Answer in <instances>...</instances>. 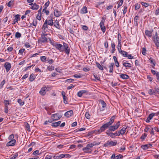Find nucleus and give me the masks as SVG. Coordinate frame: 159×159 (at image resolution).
Listing matches in <instances>:
<instances>
[{"mask_svg":"<svg viewBox=\"0 0 159 159\" xmlns=\"http://www.w3.org/2000/svg\"><path fill=\"white\" fill-rule=\"evenodd\" d=\"M87 12V8L86 6L83 7L80 10V13L82 14H86Z\"/></svg>","mask_w":159,"mask_h":159,"instance_id":"nucleus-27","label":"nucleus"},{"mask_svg":"<svg viewBox=\"0 0 159 159\" xmlns=\"http://www.w3.org/2000/svg\"><path fill=\"white\" fill-rule=\"evenodd\" d=\"M11 101L9 100H5L4 101V102L5 104L4 107H8V105H9Z\"/></svg>","mask_w":159,"mask_h":159,"instance_id":"nucleus-36","label":"nucleus"},{"mask_svg":"<svg viewBox=\"0 0 159 159\" xmlns=\"http://www.w3.org/2000/svg\"><path fill=\"white\" fill-rule=\"evenodd\" d=\"M141 4L143 6L146 7L149 6V4L148 3H146L142 2H141Z\"/></svg>","mask_w":159,"mask_h":159,"instance_id":"nucleus-49","label":"nucleus"},{"mask_svg":"<svg viewBox=\"0 0 159 159\" xmlns=\"http://www.w3.org/2000/svg\"><path fill=\"white\" fill-rule=\"evenodd\" d=\"M48 34L41 33V37L38 39V43L39 44L47 43L48 42V38L47 37Z\"/></svg>","mask_w":159,"mask_h":159,"instance_id":"nucleus-4","label":"nucleus"},{"mask_svg":"<svg viewBox=\"0 0 159 159\" xmlns=\"http://www.w3.org/2000/svg\"><path fill=\"white\" fill-rule=\"evenodd\" d=\"M73 113V112L72 110L69 111L65 113L64 115L67 118H69L72 115Z\"/></svg>","mask_w":159,"mask_h":159,"instance_id":"nucleus-23","label":"nucleus"},{"mask_svg":"<svg viewBox=\"0 0 159 159\" xmlns=\"http://www.w3.org/2000/svg\"><path fill=\"white\" fill-rule=\"evenodd\" d=\"M124 0H119L118 2H117V4H118L117 6V8H119L120 6H121L123 4V2Z\"/></svg>","mask_w":159,"mask_h":159,"instance_id":"nucleus-42","label":"nucleus"},{"mask_svg":"<svg viewBox=\"0 0 159 159\" xmlns=\"http://www.w3.org/2000/svg\"><path fill=\"white\" fill-rule=\"evenodd\" d=\"M41 61L43 62H44L47 61V57L45 56H41L40 57Z\"/></svg>","mask_w":159,"mask_h":159,"instance_id":"nucleus-45","label":"nucleus"},{"mask_svg":"<svg viewBox=\"0 0 159 159\" xmlns=\"http://www.w3.org/2000/svg\"><path fill=\"white\" fill-rule=\"evenodd\" d=\"M142 53L143 55H146V48H142Z\"/></svg>","mask_w":159,"mask_h":159,"instance_id":"nucleus-61","label":"nucleus"},{"mask_svg":"<svg viewBox=\"0 0 159 159\" xmlns=\"http://www.w3.org/2000/svg\"><path fill=\"white\" fill-rule=\"evenodd\" d=\"M53 158L54 159H60L59 155L58 154H56L55 155H53Z\"/></svg>","mask_w":159,"mask_h":159,"instance_id":"nucleus-55","label":"nucleus"},{"mask_svg":"<svg viewBox=\"0 0 159 159\" xmlns=\"http://www.w3.org/2000/svg\"><path fill=\"white\" fill-rule=\"evenodd\" d=\"M53 24L54 26L57 28L60 29V25L59 24V21L58 20H56L55 21L53 22Z\"/></svg>","mask_w":159,"mask_h":159,"instance_id":"nucleus-30","label":"nucleus"},{"mask_svg":"<svg viewBox=\"0 0 159 159\" xmlns=\"http://www.w3.org/2000/svg\"><path fill=\"white\" fill-rule=\"evenodd\" d=\"M18 102L21 106H23L24 104V102L22 101L21 99H18L17 100Z\"/></svg>","mask_w":159,"mask_h":159,"instance_id":"nucleus-48","label":"nucleus"},{"mask_svg":"<svg viewBox=\"0 0 159 159\" xmlns=\"http://www.w3.org/2000/svg\"><path fill=\"white\" fill-rule=\"evenodd\" d=\"M104 3V2H97L95 4V7H96L98 8L100 5L103 4Z\"/></svg>","mask_w":159,"mask_h":159,"instance_id":"nucleus-44","label":"nucleus"},{"mask_svg":"<svg viewBox=\"0 0 159 159\" xmlns=\"http://www.w3.org/2000/svg\"><path fill=\"white\" fill-rule=\"evenodd\" d=\"M107 134L108 136L110 137L113 138L115 137L114 133H112L110 131H107Z\"/></svg>","mask_w":159,"mask_h":159,"instance_id":"nucleus-33","label":"nucleus"},{"mask_svg":"<svg viewBox=\"0 0 159 159\" xmlns=\"http://www.w3.org/2000/svg\"><path fill=\"white\" fill-rule=\"evenodd\" d=\"M50 29L48 28V26L47 25L46 23H43L41 30L42 33L48 34V33L50 31Z\"/></svg>","mask_w":159,"mask_h":159,"instance_id":"nucleus-8","label":"nucleus"},{"mask_svg":"<svg viewBox=\"0 0 159 159\" xmlns=\"http://www.w3.org/2000/svg\"><path fill=\"white\" fill-rule=\"evenodd\" d=\"M83 75L81 74H75L73 75V76L75 78H80L82 77Z\"/></svg>","mask_w":159,"mask_h":159,"instance_id":"nucleus-46","label":"nucleus"},{"mask_svg":"<svg viewBox=\"0 0 159 159\" xmlns=\"http://www.w3.org/2000/svg\"><path fill=\"white\" fill-rule=\"evenodd\" d=\"M20 15L19 14L16 15L14 16L15 18L13 20L12 24L14 25L18 21V20H20Z\"/></svg>","mask_w":159,"mask_h":159,"instance_id":"nucleus-20","label":"nucleus"},{"mask_svg":"<svg viewBox=\"0 0 159 159\" xmlns=\"http://www.w3.org/2000/svg\"><path fill=\"white\" fill-rule=\"evenodd\" d=\"M123 66L126 68V69H127V68H130L131 67V64L129 62H127L126 61H123L122 62Z\"/></svg>","mask_w":159,"mask_h":159,"instance_id":"nucleus-19","label":"nucleus"},{"mask_svg":"<svg viewBox=\"0 0 159 159\" xmlns=\"http://www.w3.org/2000/svg\"><path fill=\"white\" fill-rule=\"evenodd\" d=\"M51 89V87L49 85H44L41 89L39 92V94L42 96H44L46 92L50 90Z\"/></svg>","mask_w":159,"mask_h":159,"instance_id":"nucleus-5","label":"nucleus"},{"mask_svg":"<svg viewBox=\"0 0 159 159\" xmlns=\"http://www.w3.org/2000/svg\"><path fill=\"white\" fill-rule=\"evenodd\" d=\"M113 59L114 61L115 62V63L116 64V66L117 67H118L120 65H119V63L117 60V58L116 57V56H113Z\"/></svg>","mask_w":159,"mask_h":159,"instance_id":"nucleus-32","label":"nucleus"},{"mask_svg":"<svg viewBox=\"0 0 159 159\" xmlns=\"http://www.w3.org/2000/svg\"><path fill=\"white\" fill-rule=\"evenodd\" d=\"M96 66L100 70H103V68L102 66H101L98 62H96Z\"/></svg>","mask_w":159,"mask_h":159,"instance_id":"nucleus-40","label":"nucleus"},{"mask_svg":"<svg viewBox=\"0 0 159 159\" xmlns=\"http://www.w3.org/2000/svg\"><path fill=\"white\" fill-rule=\"evenodd\" d=\"M48 40L49 42L55 48L57 49L60 52H63V45L61 44L57 43L55 42L54 40L52 39L51 38H48Z\"/></svg>","mask_w":159,"mask_h":159,"instance_id":"nucleus-1","label":"nucleus"},{"mask_svg":"<svg viewBox=\"0 0 159 159\" xmlns=\"http://www.w3.org/2000/svg\"><path fill=\"white\" fill-rule=\"evenodd\" d=\"M18 138V135L17 134L14 135V134H12L10 135L8 138V140H16V139H17Z\"/></svg>","mask_w":159,"mask_h":159,"instance_id":"nucleus-15","label":"nucleus"},{"mask_svg":"<svg viewBox=\"0 0 159 159\" xmlns=\"http://www.w3.org/2000/svg\"><path fill=\"white\" fill-rule=\"evenodd\" d=\"M63 50L67 55H69L70 52V48L68 44L65 43H63Z\"/></svg>","mask_w":159,"mask_h":159,"instance_id":"nucleus-10","label":"nucleus"},{"mask_svg":"<svg viewBox=\"0 0 159 159\" xmlns=\"http://www.w3.org/2000/svg\"><path fill=\"white\" fill-rule=\"evenodd\" d=\"M148 93L150 95H151L155 93V92L154 91H153V90H152V89H149L148 90Z\"/></svg>","mask_w":159,"mask_h":159,"instance_id":"nucleus-63","label":"nucleus"},{"mask_svg":"<svg viewBox=\"0 0 159 159\" xmlns=\"http://www.w3.org/2000/svg\"><path fill=\"white\" fill-rule=\"evenodd\" d=\"M50 2L48 0L47 2L43 6L44 8H47L50 4Z\"/></svg>","mask_w":159,"mask_h":159,"instance_id":"nucleus-50","label":"nucleus"},{"mask_svg":"<svg viewBox=\"0 0 159 159\" xmlns=\"http://www.w3.org/2000/svg\"><path fill=\"white\" fill-rule=\"evenodd\" d=\"M109 69V72L110 73H112L114 68V63H111L108 66Z\"/></svg>","mask_w":159,"mask_h":159,"instance_id":"nucleus-26","label":"nucleus"},{"mask_svg":"<svg viewBox=\"0 0 159 159\" xmlns=\"http://www.w3.org/2000/svg\"><path fill=\"white\" fill-rule=\"evenodd\" d=\"M4 66L6 69V71L8 72L11 68V64L9 62H6L5 63Z\"/></svg>","mask_w":159,"mask_h":159,"instance_id":"nucleus-16","label":"nucleus"},{"mask_svg":"<svg viewBox=\"0 0 159 159\" xmlns=\"http://www.w3.org/2000/svg\"><path fill=\"white\" fill-rule=\"evenodd\" d=\"M26 124L25 125V127L26 128V130H27L28 131H30V125L29 124L27 123H26Z\"/></svg>","mask_w":159,"mask_h":159,"instance_id":"nucleus-51","label":"nucleus"},{"mask_svg":"<svg viewBox=\"0 0 159 159\" xmlns=\"http://www.w3.org/2000/svg\"><path fill=\"white\" fill-rule=\"evenodd\" d=\"M108 43L107 41H106L104 42V46L105 48H107L108 47Z\"/></svg>","mask_w":159,"mask_h":159,"instance_id":"nucleus-64","label":"nucleus"},{"mask_svg":"<svg viewBox=\"0 0 159 159\" xmlns=\"http://www.w3.org/2000/svg\"><path fill=\"white\" fill-rule=\"evenodd\" d=\"M119 53L124 57H127V54L128 53L125 51L122 50L120 52H119Z\"/></svg>","mask_w":159,"mask_h":159,"instance_id":"nucleus-37","label":"nucleus"},{"mask_svg":"<svg viewBox=\"0 0 159 159\" xmlns=\"http://www.w3.org/2000/svg\"><path fill=\"white\" fill-rule=\"evenodd\" d=\"M52 158H53V155L47 154L46 156L44 159H52Z\"/></svg>","mask_w":159,"mask_h":159,"instance_id":"nucleus-52","label":"nucleus"},{"mask_svg":"<svg viewBox=\"0 0 159 159\" xmlns=\"http://www.w3.org/2000/svg\"><path fill=\"white\" fill-rule=\"evenodd\" d=\"M153 31V30H147L145 31V34L148 37H151L152 36V34Z\"/></svg>","mask_w":159,"mask_h":159,"instance_id":"nucleus-21","label":"nucleus"},{"mask_svg":"<svg viewBox=\"0 0 159 159\" xmlns=\"http://www.w3.org/2000/svg\"><path fill=\"white\" fill-rule=\"evenodd\" d=\"M99 144V143L94 141L90 144H88L86 147L83 148L82 150L85 153H91L92 150L90 148L94 146L98 145Z\"/></svg>","mask_w":159,"mask_h":159,"instance_id":"nucleus-2","label":"nucleus"},{"mask_svg":"<svg viewBox=\"0 0 159 159\" xmlns=\"http://www.w3.org/2000/svg\"><path fill=\"white\" fill-rule=\"evenodd\" d=\"M154 113H151L150 114L147 118L146 121L147 123H149L150 122V120L154 116Z\"/></svg>","mask_w":159,"mask_h":159,"instance_id":"nucleus-24","label":"nucleus"},{"mask_svg":"<svg viewBox=\"0 0 159 159\" xmlns=\"http://www.w3.org/2000/svg\"><path fill=\"white\" fill-rule=\"evenodd\" d=\"M139 17L138 16H136L134 17V24L136 25H138L137 20H139Z\"/></svg>","mask_w":159,"mask_h":159,"instance_id":"nucleus-38","label":"nucleus"},{"mask_svg":"<svg viewBox=\"0 0 159 159\" xmlns=\"http://www.w3.org/2000/svg\"><path fill=\"white\" fill-rule=\"evenodd\" d=\"M102 132H103V131L101 130V128L97 130H94L93 131V133L95 134H99Z\"/></svg>","mask_w":159,"mask_h":159,"instance_id":"nucleus-34","label":"nucleus"},{"mask_svg":"<svg viewBox=\"0 0 159 159\" xmlns=\"http://www.w3.org/2000/svg\"><path fill=\"white\" fill-rule=\"evenodd\" d=\"M99 104H100L102 106V108H100V111H103L104 110V108L106 107L107 105L106 103L105 102L101 100H100L99 101Z\"/></svg>","mask_w":159,"mask_h":159,"instance_id":"nucleus-13","label":"nucleus"},{"mask_svg":"<svg viewBox=\"0 0 159 159\" xmlns=\"http://www.w3.org/2000/svg\"><path fill=\"white\" fill-rule=\"evenodd\" d=\"M127 7L126 6H125L124 7V9L123 10V14L125 15L127 11Z\"/></svg>","mask_w":159,"mask_h":159,"instance_id":"nucleus-58","label":"nucleus"},{"mask_svg":"<svg viewBox=\"0 0 159 159\" xmlns=\"http://www.w3.org/2000/svg\"><path fill=\"white\" fill-rule=\"evenodd\" d=\"M121 43H118L117 45V48L119 52L122 50L121 48Z\"/></svg>","mask_w":159,"mask_h":159,"instance_id":"nucleus-53","label":"nucleus"},{"mask_svg":"<svg viewBox=\"0 0 159 159\" xmlns=\"http://www.w3.org/2000/svg\"><path fill=\"white\" fill-rule=\"evenodd\" d=\"M42 12L45 13L46 15H48L49 14V11L47 10V8H43Z\"/></svg>","mask_w":159,"mask_h":159,"instance_id":"nucleus-47","label":"nucleus"},{"mask_svg":"<svg viewBox=\"0 0 159 159\" xmlns=\"http://www.w3.org/2000/svg\"><path fill=\"white\" fill-rule=\"evenodd\" d=\"M34 75L33 74H31L29 77V80L30 82L33 81L35 79Z\"/></svg>","mask_w":159,"mask_h":159,"instance_id":"nucleus-43","label":"nucleus"},{"mask_svg":"<svg viewBox=\"0 0 159 159\" xmlns=\"http://www.w3.org/2000/svg\"><path fill=\"white\" fill-rule=\"evenodd\" d=\"M54 67L52 66H49L47 67V69L49 71H52L54 70Z\"/></svg>","mask_w":159,"mask_h":159,"instance_id":"nucleus-59","label":"nucleus"},{"mask_svg":"<svg viewBox=\"0 0 159 159\" xmlns=\"http://www.w3.org/2000/svg\"><path fill=\"white\" fill-rule=\"evenodd\" d=\"M38 21L37 19H34L33 21V22L32 23H30V27H32L33 26H34L35 27H36V26L37 25Z\"/></svg>","mask_w":159,"mask_h":159,"instance_id":"nucleus-25","label":"nucleus"},{"mask_svg":"<svg viewBox=\"0 0 159 159\" xmlns=\"http://www.w3.org/2000/svg\"><path fill=\"white\" fill-rule=\"evenodd\" d=\"M61 123V121H58L57 122L53 123L52 124L51 126L53 127H57Z\"/></svg>","mask_w":159,"mask_h":159,"instance_id":"nucleus-35","label":"nucleus"},{"mask_svg":"<svg viewBox=\"0 0 159 159\" xmlns=\"http://www.w3.org/2000/svg\"><path fill=\"white\" fill-rule=\"evenodd\" d=\"M152 40L157 48H159V37L157 32L155 33V35L152 38Z\"/></svg>","mask_w":159,"mask_h":159,"instance_id":"nucleus-7","label":"nucleus"},{"mask_svg":"<svg viewBox=\"0 0 159 159\" xmlns=\"http://www.w3.org/2000/svg\"><path fill=\"white\" fill-rule=\"evenodd\" d=\"M127 129V126H125L122 128L119 131L120 133V134H121V135H122L125 133Z\"/></svg>","mask_w":159,"mask_h":159,"instance_id":"nucleus-28","label":"nucleus"},{"mask_svg":"<svg viewBox=\"0 0 159 159\" xmlns=\"http://www.w3.org/2000/svg\"><path fill=\"white\" fill-rule=\"evenodd\" d=\"M21 37V34L19 32H16L15 35V37L17 38H19Z\"/></svg>","mask_w":159,"mask_h":159,"instance_id":"nucleus-57","label":"nucleus"},{"mask_svg":"<svg viewBox=\"0 0 159 159\" xmlns=\"http://www.w3.org/2000/svg\"><path fill=\"white\" fill-rule=\"evenodd\" d=\"M106 18L105 16H103L99 24V25L101 30L103 33H104L106 30V28L104 25V23L105 21Z\"/></svg>","mask_w":159,"mask_h":159,"instance_id":"nucleus-6","label":"nucleus"},{"mask_svg":"<svg viewBox=\"0 0 159 159\" xmlns=\"http://www.w3.org/2000/svg\"><path fill=\"white\" fill-rule=\"evenodd\" d=\"M117 142L116 141H108L106 143H105L104 146L105 147H109L111 146H114L116 145Z\"/></svg>","mask_w":159,"mask_h":159,"instance_id":"nucleus-11","label":"nucleus"},{"mask_svg":"<svg viewBox=\"0 0 159 159\" xmlns=\"http://www.w3.org/2000/svg\"><path fill=\"white\" fill-rule=\"evenodd\" d=\"M147 135L146 134L144 133L142 134V136L141 137V139L144 140L145 139V138L147 137Z\"/></svg>","mask_w":159,"mask_h":159,"instance_id":"nucleus-62","label":"nucleus"},{"mask_svg":"<svg viewBox=\"0 0 159 159\" xmlns=\"http://www.w3.org/2000/svg\"><path fill=\"white\" fill-rule=\"evenodd\" d=\"M150 146H152L150 144L143 145L141 146V148L143 150H145L148 148Z\"/></svg>","mask_w":159,"mask_h":159,"instance_id":"nucleus-31","label":"nucleus"},{"mask_svg":"<svg viewBox=\"0 0 159 159\" xmlns=\"http://www.w3.org/2000/svg\"><path fill=\"white\" fill-rule=\"evenodd\" d=\"M62 115L57 113L52 114L51 116V118L53 121H56L60 119Z\"/></svg>","mask_w":159,"mask_h":159,"instance_id":"nucleus-12","label":"nucleus"},{"mask_svg":"<svg viewBox=\"0 0 159 159\" xmlns=\"http://www.w3.org/2000/svg\"><path fill=\"white\" fill-rule=\"evenodd\" d=\"M127 57L129 59H132L134 58V56H133L131 54H127Z\"/></svg>","mask_w":159,"mask_h":159,"instance_id":"nucleus-60","label":"nucleus"},{"mask_svg":"<svg viewBox=\"0 0 159 159\" xmlns=\"http://www.w3.org/2000/svg\"><path fill=\"white\" fill-rule=\"evenodd\" d=\"M149 62L151 63V64H152V66L154 67L155 66V61L154 60L152 59V58L150 57V58H149Z\"/></svg>","mask_w":159,"mask_h":159,"instance_id":"nucleus-39","label":"nucleus"},{"mask_svg":"<svg viewBox=\"0 0 159 159\" xmlns=\"http://www.w3.org/2000/svg\"><path fill=\"white\" fill-rule=\"evenodd\" d=\"M29 5L31 6L30 8L33 10H37L39 7V5L37 4L36 3H30Z\"/></svg>","mask_w":159,"mask_h":159,"instance_id":"nucleus-18","label":"nucleus"},{"mask_svg":"<svg viewBox=\"0 0 159 159\" xmlns=\"http://www.w3.org/2000/svg\"><path fill=\"white\" fill-rule=\"evenodd\" d=\"M117 40L118 43H121L122 37L119 33H118L117 35Z\"/></svg>","mask_w":159,"mask_h":159,"instance_id":"nucleus-41","label":"nucleus"},{"mask_svg":"<svg viewBox=\"0 0 159 159\" xmlns=\"http://www.w3.org/2000/svg\"><path fill=\"white\" fill-rule=\"evenodd\" d=\"M9 141L6 144V146L7 147L14 146L16 143V140H9Z\"/></svg>","mask_w":159,"mask_h":159,"instance_id":"nucleus-14","label":"nucleus"},{"mask_svg":"<svg viewBox=\"0 0 159 159\" xmlns=\"http://www.w3.org/2000/svg\"><path fill=\"white\" fill-rule=\"evenodd\" d=\"M85 117L87 119H89L90 118V115L89 111L86 112L85 114Z\"/></svg>","mask_w":159,"mask_h":159,"instance_id":"nucleus-54","label":"nucleus"},{"mask_svg":"<svg viewBox=\"0 0 159 159\" xmlns=\"http://www.w3.org/2000/svg\"><path fill=\"white\" fill-rule=\"evenodd\" d=\"M14 0H11L7 3V6L8 7H11L13 3Z\"/></svg>","mask_w":159,"mask_h":159,"instance_id":"nucleus-56","label":"nucleus"},{"mask_svg":"<svg viewBox=\"0 0 159 159\" xmlns=\"http://www.w3.org/2000/svg\"><path fill=\"white\" fill-rule=\"evenodd\" d=\"M120 125V122L119 121H118L116 125L113 126H110L109 128V131H114L118 129Z\"/></svg>","mask_w":159,"mask_h":159,"instance_id":"nucleus-9","label":"nucleus"},{"mask_svg":"<svg viewBox=\"0 0 159 159\" xmlns=\"http://www.w3.org/2000/svg\"><path fill=\"white\" fill-rule=\"evenodd\" d=\"M54 14L56 17H58L62 15L61 12L59 11L57 9L55 8L54 11Z\"/></svg>","mask_w":159,"mask_h":159,"instance_id":"nucleus-17","label":"nucleus"},{"mask_svg":"<svg viewBox=\"0 0 159 159\" xmlns=\"http://www.w3.org/2000/svg\"><path fill=\"white\" fill-rule=\"evenodd\" d=\"M47 25H49L51 26H52L53 25V20L52 19H50L49 20H46L44 23H46Z\"/></svg>","mask_w":159,"mask_h":159,"instance_id":"nucleus-22","label":"nucleus"},{"mask_svg":"<svg viewBox=\"0 0 159 159\" xmlns=\"http://www.w3.org/2000/svg\"><path fill=\"white\" fill-rule=\"evenodd\" d=\"M120 76V78L124 80L128 79L129 78V76L128 75L125 74H121Z\"/></svg>","mask_w":159,"mask_h":159,"instance_id":"nucleus-29","label":"nucleus"},{"mask_svg":"<svg viewBox=\"0 0 159 159\" xmlns=\"http://www.w3.org/2000/svg\"><path fill=\"white\" fill-rule=\"evenodd\" d=\"M115 116H112L110 119L109 122L103 125L100 128L101 130L104 131L106 129L109 128V126L111 125L114 122Z\"/></svg>","mask_w":159,"mask_h":159,"instance_id":"nucleus-3","label":"nucleus"}]
</instances>
